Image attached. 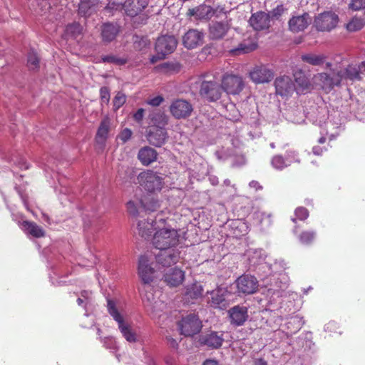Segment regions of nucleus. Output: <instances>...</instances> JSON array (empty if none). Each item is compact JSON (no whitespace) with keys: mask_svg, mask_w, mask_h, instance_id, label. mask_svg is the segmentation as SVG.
Returning a JSON list of instances; mask_svg holds the SVG:
<instances>
[{"mask_svg":"<svg viewBox=\"0 0 365 365\" xmlns=\"http://www.w3.org/2000/svg\"><path fill=\"white\" fill-rule=\"evenodd\" d=\"M232 27V19L213 20L208 25V36L211 40H221Z\"/></svg>","mask_w":365,"mask_h":365,"instance_id":"obj_7","label":"nucleus"},{"mask_svg":"<svg viewBox=\"0 0 365 365\" xmlns=\"http://www.w3.org/2000/svg\"><path fill=\"white\" fill-rule=\"evenodd\" d=\"M204 39V34L197 29L188 30L182 36V43L188 49L196 48L202 45Z\"/></svg>","mask_w":365,"mask_h":365,"instance_id":"obj_21","label":"nucleus"},{"mask_svg":"<svg viewBox=\"0 0 365 365\" xmlns=\"http://www.w3.org/2000/svg\"><path fill=\"white\" fill-rule=\"evenodd\" d=\"M27 66L30 70H37L39 68V58L34 51L28 53Z\"/></svg>","mask_w":365,"mask_h":365,"instance_id":"obj_47","label":"nucleus"},{"mask_svg":"<svg viewBox=\"0 0 365 365\" xmlns=\"http://www.w3.org/2000/svg\"><path fill=\"white\" fill-rule=\"evenodd\" d=\"M226 293L227 291L222 288H217L210 292H207V294L211 295V298L209 299L208 303L213 308L225 309L228 306V302L225 298Z\"/></svg>","mask_w":365,"mask_h":365,"instance_id":"obj_25","label":"nucleus"},{"mask_svg":"<svg viewBox=\"0 0 365 365\" xmlns=\"http://www.w3.org/2000/svg\"><path fill=\"white\" fill-rule=\"evenodd\" d=\"M326 150L327 148H322L319 145L314 146L312 148V152L316 155H322Z\"/></svg>","mask_w":365,"mask_h":365,"instance_id":"obj_57","label":"nucleus"},{"mask_svg":"<svg viewBox=\"0 0 365 365\" xmlns=\"http://www.w3.org/2000/svg\"><path fill=\"white\" fill-rule=\"evenodd\" d=\"M235 224H237V227L243 228L245 233L247 232V227L246 224L244 222H242V221H237V222H235Z\"/></svg>","mask_w":365,"mask_h":365,"instance_id":"obj_58","label":"nucleus"},{"mask_svg":"<svg viewBox=\"0 0 365 365\" xmlns=\"http://www.w3.org/2000/svg\"><path fill=\"white\" fill-rule=\"evenodd\" d=\"M158 153L154 149L149 146H144L141 148L138 153V158L142 165L148 166L157 160Z\"/></svg>","mask_w":365,"mask_h":365,"instance_id":"obj_35","label":"nucleus"},{"mask_svg":"<svg viewBox=\"0 0 365 365\" xmlns=\"http://www.w3.org/2000/svg\"><path fill=\"white\" fill-rule=\"evenodd\" d=\"M155 222H158V219L153 220L150 217H147L139 220L137 225V228L139 235L146 239L151 236L153 230H155L156 224Z\"/></svg>","mask_w":365,"mask_h":365,"instance_id":"obj_30","label":"nucleus"},{"mask_svg":"<svg viewBox=\"0 0 365 365\" xmlns=\"http://www.w3.org/2000/svg\"><path fill=\"white\" fill-rule=\"evenodd\" d=\"M253 365H267V363L262 359H257L254 361Z\"/></svg>","mask_w":365,"mask_h":365,"instance_id":"obj_59","label":"nucleus"},{"mask_svg":"<svg viewBox=\"0 0 365 365\" xmlns=\"http://www.w3.org/2000/svg\"><path fill=\"white\" fill-rule=\"evenodd\" d=\"M164 101L163 97L161 96H155L148 101V103L153 106H160Z\"/></svg>","mask_w":365,"mask_h":365,"instance_id":"obj_55","label":"nucleus"},{"mask_svg":"<svg viewBox=\"0 0 365 365\" xmlns=\"http://www.w3.org/2000/svg\"><path fill=\"white\" fill-rule=\"evenodd\" d=\"M287 159L282 155H275L272 160V165L277 169L282 170L289 165L292 162L299 163L297 154L294 150L287 152Z\"/></svg>","mask_w":365,"mask_h":365,"instance_id":"obj_32","label":"nucleus"},{"mask_svg":"<svg viewBox=\"0 0 365 365\" xmlns=\"http://www.w3.org/2000/svg\"><path fill=\"white\" fill-rule=\"evenodd\" d=\"M230 11L226 9L225 5H217L215 7H212L211 19L215 18L216 20L231 19L228 17Z\"/></svg>","mask_w":365,"mask_h":365,"instance_id":"obj_43","label":"nucleus"},{"mask_svg":"<svg viewBox=\"0 0 365 365\" xmlns=\"http://www.w3.org/2000/svg\"><path fill=\"white\" fill-rule=\"evenodd\" d=\"M145 110L143 108H139L133 115V118L137 122H140L144 115Z\"/></svg>","mask_w":365,"mask_h":365,"instance_id":"obj_56","label":"nucleus"},{"mask_svg":"<svg viewBox=\"0 0 365 365\" xmlns=\"http://www.w3.org/2000/svg\"><path fill=\"white\" fill-rule=\"evenodd\" d=\"M164 272L163 280L170 287H178L185 279V272L176 267L168 268Z\"/></svg>","mask_w":365,"mask_h":365,"instance_id":"obj_20","label":"nucleus"},{"mask_svg":"<svg viewBox=\"0 0 365 365\" xmlns=\"http://www.w3.org/2000/svg\"><path fill=\"white\" fill-rule=\"evenodd\" d=\"M169 110L175 119H185L191 115L193 106L185 99H175L171 103Z\"/></svg>","mask_w":365,"mask_h":365,"instance_id":"obj_8","label":"nucleus"},{"mask_svg":"<svg viewBox=\"0 0 365 365\" xmlns=\"http://www.w3.org/2000/svg\"><path fill=\"white\" fill-rule=\"evenodd\" d=\"M83 31L82 26L78 22H73L66 26L65 34L73 38H76Z\"/></svg>","mask_w":365,"mask_h":365,"instance_id":"obj_44","label":"nucleus"},{"mask_svg":"<svg viewBox=\"0 0 365 365\" xmlns=\"http://www.w3.org/2000/svg\"><path fill=\"white\" fill-rule=\"evenodd\" d=\"M22 226L24 230L36 238H40L45 236L44 230L34 222L23 221Z\"/></svg>","mask_w":365,"mask_h":365,"instance_id":"obj_38","label":"nucleus"},{"mask_svg":"<svg viewBox=\"0 0 365 365\" xmlns=\"http://www.w3.org/2000/svg\"><path fill=\"white\" fill-rule=\"evenodd\" d=\"M301 59L312 66H321L325 62L327 56L324 54L306 53L301 56Z\"/></svg>","mask_w":365,"mask_h":365,"instance_id":"obj_40","label":"nucleus"},{"mask_svg":"<svg viewBox=\"0 0 365 365\" xmlns=\"http://www.w3.org/2000/svg\"><path fill=\"white\" fill-rule=\"evenodd\" d=\"M155 232L153 237V245L156 249L176 248L180 243L179 230L173 228L168 220L159 218L155 222Z\"/></svg>","mask_w":365,"mask_h":365,"instance_id":"obj_1","label":"nucleus"},{"mask_svg":"<svg viewBox=\"0 0 365 365\" xmlns=\"http://www.w3.org/2000/svg\"><path fill=\"white\" fill-rule=\"evenodd\" d=\"M339 21L338 14L332 11H326L314 17L313 26L318 31L329 32L336 27Z\"/></svg>","mask_w":365,"mask_h":365,"instance_id":"obj_6","label":"nucleus"},{"mask_svg":"<svg viewBox=\"0 0 365 365\" xmlns=\"http://www.w3.org/2000/svg\"><path fill=\"white\" fill-rule=\"evenodd\" d=\"M348 9L351 11H360L365 9V0H350Z\"/></svg>","mask_w":365,"mask_h":365,"instance_id":"obj_48","label":"nucleus"},{"mask_svg":"<svg viewBox=\"0 0 365 365\" xmlns=\"http://www.w3.org/2000/svg\"><path fill=\"white\" fill-rule=\"evenodd\" d=\"M358 66L360 68V73H365V61H362Z\"/></svg>","mask_w":365,"mask_h":365,"instance_id":"obj_63","label":"nucleus"},{"mask_svg":"<svg viewBox=\"0 0 365 365\" xmlns=\"http://www.w3.org/2000/svg\"><path fill=\"white\" fill-rule=\"evenodd\" d=\"M287 9L284 7L282 4L277 5L274 9H273L270 13L269 14L270 16V19H279V18L282 16L284 11Z\"/></svg>","mask_w":365,"mask_h":365,"instance_id":"obj_50","label":"nucleus"},{"mask_svg":"<svg viewBox=\"0 0 365 365\" xmlns=\"http://www.w3.org/2000/svg\"><path fill=\"white\" fill-rule=\"evenodd\" d=\"M120 32L121 26L117 22L107 21L100 26V36L105 44L114 41Z\"/></svg>","mask_w":365,"mask_h":365,"instance_id":"obj_11","label":"nucleus"},{"mask_svg":"<svg viewBox=\"0 0 365 365\" xmlns=\"http://www.w3.org/2000/svg\"><path fill=\"white\" fill-rule=\"evenodd\" d=\"M203 291V287L197 282L189 284L185 287L182 299L186 304H193L195 300L202 297Z\"/></svg>","mask_w":365,"mask_h":365,"instance_id":"obj_27","label":"nucleus"},{"mask_svg":"<svg viewBox=\"0 0 365 365\" xmlns=\"http://www.w3.org/2000/svg\"><path fill=\"white\" fill-rule=\"evenodd\" d=\"M90 295H91V292L87 291V290H83V291L81 292V297H83L84 299H88L90 298Z\"/></svg>","mask_w":365,"mask_h":365,"instance_id":"obj_60","label":"nucleus"},{"mask_svg":"<svg viewBox=\"0 0 365 365\" xmlns=\"http://www.w3.org/2000/svg\"><path fill=\"white\" fill-rule=\"evenodd\" d=\"M203 365H219L218 363L215 360L208 359L206 360Z\"/></svg>","mask_w":365,"mask_h":365,"instance_id":"obj_62","label":"nucleus"},{"mask_svg":"<svg viewBox=\"0 0 365 365\" xmlns=\"http://www.w3.org/2000/svg\"><path fill=\"white\" fill-rule=\"evenodd\" d=\"M317 233L314 230H304L298 235V239L301 244L309 245L315 240Z\"/></svg>","mask_w":365,"mask_h":365,"instance_id":"obj_45","label":"nucleus"},{"mask_svg":"<svg viewBox=\"0 0 365 365\" xmlns=\"http://www.w3.org/2000/svg\"><path fill=\"white\" fill-rule=\"evenodd\" d=\"M110 120L108 117H105L101 122L98 128L95 140L96 143L104 145L110 130Z\"/></svg>","mask_w":365,"mask_h":365,"instance_id":"obj_36","label":"nucleus"},{"mask_svg":"<svg viewBox=\"0 0 365 365\" xmlns=\"http://www.w3.org/2000/svg\"><path fill=\"white\" fill-rule=\"evenodd\" d=\"M126 101V96L122 92H118L113 100V108L118 110Z\"/></svg>","mask_w":365,"mask_h":365,"instance_id":"obj_49","label":"nucleus"},{"mask_svg":"<svg viewBox=\"0 0 365 365\" xmlns=\"http://www.w3.org/2000/svg\"><path fill=\"white\" fill-rule=\"evenodd\" d=\"M364 26L363 18L356 15L352 16L349 21L344 25V28L349 32H356L360 31Z\"/></svg>","mask_w":365,"mask_h":365,"instance_id":"obj_41","label":"nucleus"},{"mask_svg":"<svg viewBox=\"0 0 365 365\" xmlns=\"http://www.w3.org/2000/svg\"><path fill=\"white\" fill-rule=\"evenodd\" d=\"M250 186L251 187L255 188L256 190L262 189V186L259 185V182L257 181H255V180L250 182Z\"/></svg>","mask_w":365,"mask_h":365,"instance_id":"obj_61","label":"nucleus"},{"mask_svg":"<svg viewBox=\"0 0 365 365\" xmlns=\"http://www.w3.org/2000/svg\"><path fill=\"white\" fill-rule=\"evenodd\" d=\"M230 323L235 326H242L248 318V312L246 307L236 305L228 311Z\"/></svg>","mask_w":365,"mask_h":365,"instance_id":"obj_24","label":"nucleus"},{"mask_svg":"<svg viewBox=\"0 0 365 365\" xmlns=\"http://www.w3.org/2000/svg\"><path fill=\"white\" fill-rule=\"evenodd\" d=\"M98 0H80L78 14L81 16L88 17L98 11Z\"/></svg>","mask_w":365,"mask_h":365,"instance_id":"obj_34","label":"nucleus"},{"mask_svg":"<svg viewBox=\"0 0 365 365\" xmlns=\"http://www.w3.org/2000/svg\"><path fill=\"white\" fill-rule=\"evenodd\" d=\"M160 55H158V53H157V56H152V58H150V62H151L152 63H155L157 61H158V60H160Z\"/></svg>","mask_w":365,"mask_h":365,"instance_id":"obj_64","label":"nucleus"},{"mask_svg":"<svg viewBox=\"0 0 365 365\" xmlns=\"http://www.w3.org/2000/svg\"><path fill=\"white\" fill-rule=\"evenodd\" d=\"M100 96H101V103L108 105L109 103L110 97V89L106 86H103V87L101 88Z\"/></svg>","mask_w":365,"mask_h":365,"instance_id":"obj_51","label":"nucleus"},{"mask_svg":"<svg viewBox=\"0 0 365 365\" xmlns=\"http://www.w3.org/2000/svg\"><path fill=\"white\" fill-rule=\"evenodd\" d=\"M207 78L202 76L200 78L199 95L205 101L217 102L222 96V88L213 77L211 79Z\"/></svg>","mask_w":365,"mask_h":365,"instance_id":"obj_4","label":"nucleus"},{"mask_svg":"<svg viewBox=\"0 0 365 365\" xmlns=\"http://www.w3.org/2000/svg\"><path fill=\"white\" fill-rule=\"evenodd\" d=\"M148 5V0H125L123 9L126 15L134 17L140 14Z\"/></svg>","mask_w":365,"mask_h":365,"instance_id":"obj_22","label":"nucleus"},{"mask_svg":"<svg viewBox=\"0 0 365 365\" xmlns=\"http://www.w3.org/2000/svg\"><path fill=\"white\" fill-rule=\"evenodd\" d=\"M137 179L140 186L148 193L160 192L165 184L163 175L153 170L141 172Z\"/></svg>","mask_w":365,"mask_h":365,"instance_id":"obj_3","label":"nucleus"},{"mask_svg":"<svg viewBox=\"0 0 365 365\" xmlns=\"http://www.w3.org/2000/svg\"><path fill=\"white\" fill-rule=\"evenodd\" d=\"M294 76L296 83L294 91L297 94H306L312 90V86L309 79L302 71L296 72Z\"/></svg>","mask_w":365,"mask_h":365,"instance_id":"obj_31","label":"nucleus"},{"mask_svg":"<svg viewBox=\"0 0 365 365\" xmlns=\"http://www.w3.org/2000/svg\"><path fill=\"white\" fill-rule=\"evenodd\" d=\"M107 309L108 314L118 323V329L124 339L129 343L137 342L138 337L135 331L128 322L125 321L113 300L107 299Z\"/></svg>","mask_w":365,"mask_h":365,"instance_id":"obj_2","label":"nucleus"},{"mask_svg":"<svg viewBox=\"0 0 365 365\" xmlns=\"http://www.w3.org/2000/svg\"><path fill=\"white\" fill-rule=\"evenodd\" d=\"M121 9H123V4H116L111 1H110L105 8V9L110 13H111L113 10H118Z\"/></svg>","mask_w":365,"mask_h":365,"instance_id":"obj_54","label":"nucleus"},{"mask_svg":"<svg viewBox=\"0 0 365 365\" xmlns=\"http://www.w3.org/2000/svg\"><path fill=\"white\" fill-rule=\"evenodd\" d=\"M314 78L315 82L327 92H329L335 86L341 85L340 78H339L337 72L336 73H334L332 75L327 73H320L315 75Z\"/></svg>","mask_w":365,"mask_h":365,"instance_id":"obj_16","label":"nucleus"},{"mask_svg":"<svg viewBox=\"0 0 365 365\" xmlns=\"http://www.w3.org/2000/svg\"><path fill=\"white\" fill-rule=\"evenodd\" d=\"M103 63H112L117 66H122L127 63V59L115 55H106L101 57Z\"/></svg>","mask_w":365,"mask_h":365,"instance_id":"obj_46","label":"nucleus"},{"mask_svg":"<svg viewBox=\"0 0 365 365\" xmlns=\"http://www.w3.org/2000/svg\"><path fill=\"white\" fill-rule=\"evenodd\" d=\"M128 212L133 216L138 215V205L133 201H129L126 205Z\"/></svg>","mask_w":365,"mask_h":365,"instance_id":"obj_53","label":"nucleus"},{"mask_svg":"<svg viewBox=\"0 0 365 365\" xmlns=\"http://www.w3.org/2000/svg\"><path fill=\"white\" fill-rule=\"evenodd\" d=\"M309 22L310 16L308 13L292 16L288 22L289 29L293 33L302 31L307 28Z\"/></svg>","mask_w":365,"mask_h":365,"instance_id":"obj_26","label":"nucleus"},{"mask_svg":"<svg viewBox=\"0 0 365 365\" xmlns=\"http://www.w3.org/2000/svg\"><path fill=\"white\" fill-rule=\"evenodd\" d=\"M257 48V34L254 32L247 34L243 41L235 48L230 51L233 55H240L242 53H248L255 51Z\"/></svg>","mask_w":365,"mask_h":365,"instance_id":"obj_17","label":"nucleus"},{"mask_svg":"<svg viewBox=\"0 0 365 365\" xmlns=\"http://www.w3.org/2000/svg\"><path fill=\"white\" fill-rule=\"evenodd\" d=\"M158 250V253L155 255L158 264L168 268L178 262L180 252L176 248Z\"/></svg>","mask_w":365,"mask_h":365,"instance_id":"obj_13","label":"nucleus"},{"mask_svg":"<svg viewBox=\"0 0 365 365\" xmlns=\"http://www.w3.org/2000/svg\"><path fill=\"white\" fill-rule=\"evenodd\" d=\"M133 135V132L130 128L123 129L118 135V138L122 141L123 143H125L128 141Z\"/></svg>","mask_w":365,"mask_h":365,"instance_id":"obj_52","label":"nucleus"},{"mask_svg":"<svg viewBox=\"0 0 365 365\" xmlns=\"http://www.w3.org/2000/svg\"><path fill=\"white\" fill-rule=\"evenodd\" d=\"M341 83L344 81H361L360 68L358 65L349 64L344 69L337 71Z\"/></svg>","mask_w":365,"mask_h":365,"instance_id":"obj_29","label":"nucleus"},{"mask_svg":"<svg viewBox=\"0 0 365 365\" xmlns=\"http://www.w3.org/2000/svg\"><path fill=\"white\" fill-rule=\"evenodd\" d=\"M276 93L282 97L292 95L295 90V84L292 78L287 76L278 77L274 81Z\"/></svg>","mask_w":365,"mask_h":365,"instance_id":"obj_18","label":"nucleus"},{"mask_svg":"<svg viewBox=\"0 0 365 365\" xmlns=\"http://www.w3.org/2000/svg\"><path fill=\"white\" fill-rule=\"evenodd\" d=\"M212 6L205 4H200L194 8L189 9L187 15L194 16L197 20L211 19Z\"/></svg>","mask_w":365,"mask_h":365,"instance_id":"obj_33","label":"nucleus"},{"mask_svg":"<svg viewBox=\"0 0 365 365\" xmlns=\"http://www.w3.org/2000/svg\"><path fill=\"white\" fill-rule=\"evenodd\" d=\"M237 292L245 295L252 294L258 290L259 282L257 278L250 274H242L236 280Z\"/></svg>","mask_w":365,"mask_h":365,"instance_id":"obj_9","label":"nucleus"},{"mask_svg":"<svg viewBox=\"0 0 365 365\" xmlns=\"http://www.w3.org/2000/svg\"><path fill=\"white\" fill-rule=\"evenodd\" d=\"M150 126H160V128H165V126L168 124V118L167 116L160 111L153 113L150 115Z\"/></svg>","mask_w":365,"mask_h":365,"instance_id":"obj_42","label":"nucleus"},{"mask_svg":"<svg viewBox=\"0 0 365 365\" xmlns=\"http://www.w3.org/2000/svg\"><path fill=\"white\" fill-rule=\"evenodd\" d=\"M249 77L256 84L270 82L274 78V72L264 65L255 66L250 72Z\"/></svg>","mask_w":365,"mask_h":365,"instance_id":"obj_14","label":"nucleus"},{"mask_svg":"<svg viewBox=\"0 0 365 365\" xmlns=\"http://www.w3.org/2000/svg\"><path fill=\"white\" fill-rule=\"evenodd\" d=\"M139 204L140 207L148 212H155L160 207V200L150 195H144L140 200Z\"/></svg>","mask_w":365,"mask_h":365,"instance_id":"obj_37","label":"nucleus"},{"mask_svg":"<svg viewBox=\"0 0 365 365\" xmlns=\"http://www.w3.org/2000/svg\"><path fill=\"white\" fill-rule=\"evenodd\" d=\"M146 138L150 144L155 147H161L164 145L168 138L165 128L160 126H150L147 129Z\"/></svg>","mask_w":365,"mask_h":365,"instance_id":"obj_15","label":"nucleus"},{"mask_svg":"<svg viewBox=\"0 0 365 365\" xmlns=\"http://www.w3.org/2000/svg\"><path fill=\"white\" fill-rule=\"evenodd\" d=\"M179 327L182 334L190 336L200 332L202 324L195 314H189L182 319Z\"/></svg>","mask_w":365,"mask_h":365,"instance_id":"obj_10","label":"nucleus"},{"mask_svg":"<svg viewBox=\"0 0 365 365\" xmlns=\"http://www.w3.org/2000/svg\"><path fill=\"white\" fill-rule=\"evenodd\" d=\"M178 41L173 36H162L158 38L155 43V51L160 58L172 53L176 48Z\"/></svg>","mask_w":365,"mask_h":365,"instance_id":"obj_12","label":"nucleus"},{"mask_svg":"<svg viewBox=\"0 0 365 365\" xmlns=\"http://www.w3.org/2000/svg\"><path fill=\"white\" fill-rule=\"evenodd\" d=\"M249 23L255 31L268 29L270 26V16L264 11H257L252 14Z\"/></svg>","mask_w":365,"mask_h":365,"instance_id":"obj_19","label":"nucleus"},{"mask_svg":"<svg viewBox=\"0 0 365 365\" xmlns=\"http://www.w3.org/2000/svg\"><path fill=\"white\" fill-rule=\"evenodd\" d=\"M200 341L201 344L210 348L219 349L224 341L223 334L222 332L210 331L202 335Z\"/></svg>","mask_w":365,"mask_h":365,"instance_id":"obj_28","label":"nucleus"},{"mask_svg":"<svg viewBox=\"0 0 365 365\" xmlns=\"http://www.w3.org/2000/svg\"><path fill=\"white\" fill-rule=\"evenodd\" d=\"M295 217L292 218V222L294 223L293 232L297 234L299 230V225L297 224V220L304 221L309 215L308 210L304 207H298L294 211Z\"/></svg>","mask_w":365,"mask_h":365,"instance_id":"obj_39","label":"nucleus"},{"mask_svg":"<svg viewBox=\"0 0 365 365\" xmlns=\"http://www.w3.org/2000/svg\"><path fill=\"white\" fill-rule=\"evenodd\" d=\"M220 84L223 92L228 95H239L245 88L243 78L240 75L229 72L222 75Z\"/></svg>","mask_w":365,"mask_h":365,"instance_id":"obj_5","label":"nucleus"},{"mask_svg":"<svg viewBox=\"0 0 365 365\" xmlns=\"http://www.w3.org/2000/svg\"><path fill=\"white\" fill-rule=\"evenodd\" d=\"M154 269L149 264V260L145 255H142L138 261V274L144 284L153 282Z\"/></svg>","mask_w":365,"mask_h":365,"instance_id":"obj_23","label":"nucleus"}]
</instances>
